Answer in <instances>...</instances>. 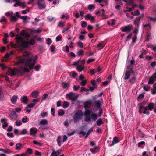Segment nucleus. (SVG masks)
Returning <instances> with one entry per match:
<instances>
[{"label":"nucleus","mask_w":156,"mask_h":156,"mask_svg":"<svg viewBox=\"0 0 156 156\" xmlns=\"http://www.w3.org/2000/svg\"><path fill=\"white\" fill-rule=\"evenodd\" d=\"M16 150H20L22 148V144L20 143L17 144L16 145Z\"/></svg>","instance_id":"28"},{"label":"nucleus","mask_w":156,"mask_h":156,"mask_svg":"<svg viewBox=\"0 0 156 156\" xmlns=\"http://www.w3.org/2000/svg\"><path fill=\"white\" fill-rule=\"evenodd\" d=\"M0 66L3 70H4L6 68H7L8 69V68H9L6 66L4 64L2 63L0 64Z\"/></svg>","instance_id":"40"},{"label":"nucleus","mask_w":156,"mask_h":156,"mask_svg":"<svg viewBox=\"0 0 156 156\" xmlns=\"http://www.w3.org/2000/svg\"><path fill=\"white\" fill-rule=\"evenodd\" d=\"M37 5L38 6V8L40 9H44L46 7L45 3L44 1L41 2L38 1L37 3Z\"/></svg>","instance_id":"10"},{"label":"nucleus","mask_w":156,"mask_h":156,"mask_svg":"<svg viewBox=\"0 0 156 156\" xmlns=\"http://www.w3.org/2000/svg\"><path fill=\"white\" fill-rule=\"evenodd\" d=\"M41 31V30L39 29H38L36 30L33 29L31 30V32L33 33H37Z\"/></svg>","instance_id":"41"},{"label":"nucleus","mask_w":156,"mask_h":156,"mask_svg":"<svg viewBox=\"0 0 156 156\" xmlns=\"http://www.w3.org/2000/svg\"><path fill=\"white\" fill-rule=\"evenodd\" d=\"M30 10L29 8L26 10H23L22 11V13L23 14H26L29 12Z\"/></svg>","instance_id":"59"},{"label":"nucleus","mask_w":156,"mask_h":156,"mask_svg":"<svg viewBox=\"0 0 156 156\" xmlns=\"http://www.w3.org/2000/svg\"><path fill=\"white\" fill-rule=\"evenodd\" d=\"M62 39V37L59 35L56 38V42H58L61 41Z\"/></svg>","instance_id":"50"},{"label":"nucleus","mask_w":156,"mask_h":156,"mask_svg":"<svg viewBox=\"0 0 156 156\" xmlns=\"http://www.w3.org/2000/svg\"><path fill=\"white\" fill-rule=\"evenodd\" d=\"M10 20L11 21L14 22L17 20V18L15 16L11 15V16Z\"/></svg>","instance_id":"33"},{"label":"nucleus","mask_w":156,"mask_h":156,"mask_svg":"<svg viewBox=\"0 0 156 156\" xmlns=\"http://www.w3.org/2000/svg\"><path fill=\"white\" fill-rule=\"evenodd\" d=\"M139 20L138 19H136L134 22V24H135L137 27H138L139 25Z\"/></svg>","instance_id":"43"},{"label":"nucleus","mask_w":156,"mask_h":156,"mask_svg":"<svg viewBox=\"0 0 156 156\" xmlns=\"http://www.w3.org/2000/svg\"><path fill=\"white\" fill-rule=\"evenodd\" d=\"M84 67L83 66L82 67L80 65H79L77 67V70L79 72L82 71L84 69Z\"/></svg>","instance_id":"34"},{"label":"nucleus","mask_w":156,"mask_h":156,"mask_svg":"<svg viewBox=\"0 0 156 156\" xmlns=\"http://www.w3.org/2000/svg\"><path fill=\"white\" fill-rule=\"evenodd\" d=\"M123 79L125 80L129 79V83H133L136 81V76L133 69L126 70L123 75Z\"/></svg>","instance_id":"3"},{"label":"nucleus","mask_w":156,"mask_h":156,"mask_svg":"<svg viewBox=\"0 0 156 156\" xmlns=\"http://www.w3.org/2000/svg\"><path fill=\"white\" fill-rule=\"evenodd\" d=\"M83 115V113L82 111L80 110L77 111L73 116L74 122L76 123L81 120L82 119Z\"/></svg>","instance_id":"4"},{"label":"nucleus","mask_w":156,"mask_h":156,"mask_svg":"<svg viewBox=\"0 0 156 156\" xmlns=\"http://www.w3.org/2000/svg\"><path fill=\"white\" fill-rule=\"evenodd\" d=\"M30 55V54L28 52L25 51L22 56L19 57L17 58V62L16 64L24 63L26 66H29L30 70L33 69L36 63L37 57V55H35L34 58H28L27 56Z\"/></svg>","instance_id":"1"},{"label":"nucleus","mask_w":156,"mask_h":156,"mask_svg":"<svg viewBox=\"0 0 156 156\" xmlns=\"http://www.w3.org/2000/svg\"><path fill=\"white\" fill-rule=\"evenodd\" d=\"M26 152L29 154H31L32 153V149L29 148H27V152Z\"/></svg>","instance_id":"51"},{"label":"nucleus","mask_w":156,"mask_h":156,"mask_svg":"<svg viewBox=\"0 0 156 156\" xmlns=\"http://www.w3.org/2000/svg\"><path fill=\"white\" fill-rule=\"evenodd\" d=\"M155 81H156V73H154L151 77H150L148 83L153 84Z\"/></svg>","instance_id":"11"},{"label":"nucleus","mask_w":156,"mask_h":156,"mask_svg":"<svg viewBox=\"0 0 156 156\" xmlns=\"http://www.w3.org/2000/svg\"><path fill=\"white\" fill-rule=\"evenodd\" d=\"M80 83V84L82 85H85L87 83V81L85 80H82L79 81Z\"/></svg>","instance_id":"47"},{"label":"nucleus","mask_w":156,"mask_h":156,"mask_svg":"<svg viewBox=\"0 0 156 156\" xmlns=\"http://www.w3.org/2000/svg\"><path fill=\"white\" fill-rule=\"evenodd\" d=\"M103 99L101 98V100H97L94 102V106L98 108H99L101 105L103 103Z\"/></svg>","instance_id":"15"},{"label":"nucleus","mask_w":156,"mask_h":156,"mask_svg":"<svg viewBox=\"0 0 156 156\" xmlns=\"http://www.w3.org/2000/svg\"><path fill=\"white\" fill-rule=\"evenodd\" d=\"M37 131V129L36 128H32L30 130V134L34 136H36V134Z\"/></svg>","instance_id":"17"},{"label":"nucleus","mask_w":156,"mask_h":156,"mask_svg":"<svg viewBox=\"0 0 156 156\" xmlns=\"http://www.w3.org/2000/svg\"><path fill=\"white\" fill-rule=\"evenodd\" d=\"M85 18H87V20H90L91 21L94 20V17L91 14H88L85 16Z\"/></svg>","instance_id":"19"},{"label":"nucleus","mask_w":156,"mask_h":156,"mask_svg":"<svg viewBox=\"0 0 156 156\" xmlns=\"http://www.w3.org/2000/svg\"><path fill=\"white\" fill-rule=\"evenodd\" d=\"M50 50L51 52L54 53L55 51V48L54 45H51L50 47Z\"/></svg>","instance_id":"44"},{"label":"nucleus","mask_w":156,"mask_h":156,"mask_svg":"<svg viewBox=\"0 0 156 156\" xmlns=\"http://www.w3.org/2000/svg\"><path fill=\"white\" fill-rule=\"evenodd\" d=\"M78 94H75L72 92H70L66 94V97L72 101H75L78 97Z\"/></svg>","instance_id":"5"},{"label":"nucleus","mask_w":156,"mask_h":156,"mask_svg":"<svg viewBox=\"0 0 156 156\" xmlns=\"http://www.w3.org/2000/svg\"><path fill=\"white\" fill-rule=\"evenodd\" d=\"M47 44L49 45L52 43V41L50 38H48L46 40Z\"/></svg>","instance_id":"56"},{"label":"nucleus","mask_w":156,"mask_h":156,"mask_svg":"<svg viewBox=\"0 0 156 156\" xmlns=\"http://www.w3.org/2000/svg\"><path fill=\"white\" fill-rule=\"evenodd\" d=\"M33 143L34 144H36L39 146H41L42 145V144L40 142H38L36 140H34L33 141Z\"/></svg>","instance_id":"45"},{"label":"nucleus","mask_w":156,"mask_h":156,"mask_svg":"<svg viewBox=\"0 0 156 156\" xmlns=\"http://www.w3.org/2000/svg\"><path fill=\"white\" fill-rule=\"evenodd\" d=\"M84 77V76L83 75H80L79 77L78 80L80 81L81 80H83Z\"/></svg>","instance_id":"60"},{"label":"nucleus","mask_w":156,"mask_h":156,"mask_svg":"<svg viewBox=\"0 0 156 156\" xmlns=\"http://www.w3.org/2000/svg\"><path fill=\"white\" fill-rule=\"evenodd\" d=\"M69 18V15L68 13H66L65 14H63L62 15L61 17V19H63L65 18L66 19H68Z\"/></svg>","instance_id":"31"},{"label":"nucleus","mask_w":156,"mask_h":156,"mask_svg":"<svg viewBox=\"0 0 156 156\" xmlns=\"http://www.w3.org/2000/svg\"><path fill=\"white\" fill-rule=\"evenodd\" d=\"M1 122L3 123V125H2V127L4 128L8 126V123L7 122V119L5 118H2L1 119Z\"/></svg>","instance_id":"20"},{"label":"nucleus","mask_w":156,"mask_h":156,"mask_svg":"<svg viewBox=\"0 0 156 156\" xmlns=\"http://www.w3.org/2000/svg\"><path fill=\"white\" fill-rule=\"evenodd\" d=\"M90 110H87L84 112V115L85 117L84 121L85 122H89L91 120L90 117L88 115L91 112Z\"/></svg>","instance_id":"8"},{"label":"nucleus","mask_w":156,"mask_h":156,"mask_svg":"<svg viewBox=\"0 0 156 156\" xmlns=\"http://www.w3.org/2000/svg\"><path fill=\"white\" fill-rule=\"evenodd\" d=\"M48 124V122L47 120L43 119L40 121L39 122V125L40 126H43L44 125H47Z\"/></svg>","instance_id":"23"},{"label":"nucleus","mask_w":156,"mask_h":156,"mask_svg":"<svg viewBox=\"0 0 156 156\" xmlns=\"http://www.w3.org/2000/svg\"><path fill=\"white\" fill-rule=\"evenodd\" d=\"M27 133V130L26 129H23L21 131V134L24 135Z\"/></svg>","instance_id":"58"},{"label":"nucleus","mask_w":156,"mask_h":156,"mask_svg":"<svg viewBox=\"0 0 156 156\" xmlns=\"http://www.w3.org/2000/svg\"><path fill=\"white\" fill-rule=\"evenodd\" d=\"M40 68V66L39 65H37L34 67V69L36 71H38Z\"/></svg>","instance_id":"64"},{"label":"nucleus","mask_w":156,"mask_h":156,"mask_svg":"<svg viewBox=\"0 0 156 156\" xmlns=\"http://www.w3.org/2000/svg\"><path fill=\"white\" fill-rule=\"evenodd\" d=\"M87 24V23L86 22L84 21H83L82 22L81 25L82 27H84L86 26Z\"/></svg>","instance_id":"57"},{"label":"nucleus","mask_w":156,"mask_h":156,"mask_svg":"<svg viewBox=\"0 0 156 156\" xmlns=\"http://www.w3.org/2000/svg\"><path fill=\"white\" fill-rule=\"evenodd\" d=\"M40 98H38L36 99H34L33 100L32 102H33V103H35V105L36 104V103L38 102H39L40 101Z\"/></svg>","instance_id":"52"},{"label":"nucleus","mask_w":156,"mask_h":156,"mask_svg":"<svg viewBox=\"0 0 156 156\" xmlns=\"http://www.w3.org/2000/svg\"><path fill=\"white\" fill-rule=\"evenodd\" d=\"M39 93V92L38 91H35L31 93L30 96L34 98H36L38 96Z\"/></svg>","instance_id":"22"},{"label":"nucleus","mask_w":156,"mask_h":156,"mask_svg":"<svg viewBox=\"0 0 156 156\" xmlns=\"http://www.w3.org/2000/svg\"><path fill=\"white\" fill-rule=\"evenodd\" d=\"M20 34L21 35L24 37H29L30 36V34L28 33L25 30H23L20 33Z\"/></svg>","instance_id":"16"},{"label":"nucleus","mask_w":156,"mask_h":156,"mask_svg":"<svg viewBox=\"0 0 156 156\" xmlns=\"http://www.w3.org/2000/svg\"><path fill=\"white\" fill-rule=\"evenodd\" d=\"M132 26L131 25H129L125 27H122L121 28V30L124 32H129L132 30Z\"/></svg>","instance_id":"7"},{"label":"nucleus","mask_w":156,"mask_h":156,"mask_svg":"<svg viewBox=\"0 0 156 156\" xmlns=\"http://www.w3.org/2000/svg\"><path fill=\"white\" fill-rule=\"evenodd\" d=\"M154 104L152 103H149L147 107H144V111L143 112V113L145 114H147L148 115L150 112L147 111V110H152L154 108Z\"/></svg>","instance_id":"6"},{"label":"nucleus","mask_w":156,"mask_h":156,"mask_svg":"<svg viewBox=\"0 0 156 156\" xmlns=\"http://www.w3.org/2000/svg\"><path fill=\"white\" fill-rule=\"evenodd\" d=\"M55 111L54 108H52L51 109V113L53 116H55Z\"/></svg>","instance_id":"62"},{"label":"nucleus","mask_w":156,"mask_h":156,"mask_svg":"<svg viewBox=\"0 0 156 156\" xmlns=\"http://www.w3.org/2000/svg\"><path fill=\"white\" fill-rule=\"evenodd\" d=\"M79 38L80 40H84L85 39V36L83 35H80Z\"/></svg>","instance_id":"63"},{"label":"nucleus","mask_w":156,"mask_h":156,"mask_svg":"<svg viewBox=\"0 0 156 156\" xmlns=\"http://www.w3.org/2000/svg\"><path fill=\"white\" fill-rule=\"evenodd\" d=\"M95 2H98L101 3L102 2H107V1L105 0H95Z\"/></svg>","instance_id":"61"},{"label":"nucleus","mask_w":156,"mask_h":156,"mask_svg":"<svg viewBox=\"0 0 156 156\" xmlns=\"http://www.w3.org/2000/svg\"><path fill=\"white\" fill-rule=\"evenodd\" d=\"M22 121L23 123H25L28 121V119L27 117H24L22 119Z\"/></svg>","instance_id":"49"},{"label":"nucleus","mask_w":156,"mask_h":156,"mask_svg":"<svg viewBox=\"0 0 156 156\" xmlns=\"http://www.w3.org/2000/svg\"><path fill=\"white\" fill-rule=\"evenodd\" d=\"M30 71L28 68L25 67L23 68V67H20L18 69V72L20 73H23V72H29Z\"/></svg>","instance_id":"13"},{"label":"nucleus","mask_w":156,"mask_h":156,"mask_svg":"<svg viewBox=\"0 0 156 156\" xmlns=\"http://www.w3.org/2000/svg\"><path fill=\"white\" fill-rule=\"evenodd\" d=\"M20 17L21 18V19H22V20H26L27 19H29V18H27V16H20Z\"/></svg>","instance_id":"54"},{"label":"nucleus","mask_w":156,"mask_h":156,"mask_svg":"<svg viewBox=\"0 0 156 156\" xmlns=\"http://www.w3.org/2000/svg\"><path fill=\"white\" fill-rule=\"evenodd\" d=\"M65 24V23L64 22H60L58 23V25L61 27H63Z\"/></svg>","instance_id":"48"},{"label":"nucleus","mask_w":156,"mask_h":156,"mask_svg":"<svg viewBox=\"0 0 156 156\" xmlns=\"http://www.w3.org/2000/svg\"><path fill=\"white\" fill-rule=\"evenodd\" d=\"M58 115L59 116H62L63 115L65 114V111L63 110H60L58 112Z\"/></svg>","instance_id":"36"},{"label":"nucleus","mask_w":156,"mask_h":156,"mask_svg":"<svg viewBox=\"0 0 156 156\" xmlns=\"http://www.w3.org/2000/svg\"><path fill=\"white\" fill-rule=\"evenodd\" d=\"M92 101L91 100H89L86 101L85 102L84 106L85 107H87L91 104Z\"/></svg>","instance_id":"35"},{"label":"nucleus","mask_w":156,"mask_h":156,"mask_svg":"<svg viewBox=\"0 0 156 156\" xmlns=\"http://www.w3.org/2000/svg\"><path fill=\"white\" fill-rule=\"evenodd\" d=\"M91 117L94 121H96L97 119L98 116L96 114L92 113L91 115Z\"/></svg>","instance_id":"30"},{"label":"nucleus","mask_w":156,"mask_h":156,"mask_svg":"<svg viewBox=\"0 0 156 156\" xmlns=\"http://www.w3.org/2000/svg\"><path fill=\"white\" fill-rule=\"evenodd\" d=\"M78 45L80 48H82L83 47V43L81 42H79L77 43Z\"/></svg>","instance_id":"53"},{"label":"nucleus","mask_w":156,"mask_h":156,"mask_svg":"<svg viewBox=\"0 0 156 156\" xmlns=\"http://www.w3.org/2000/svg\"><path fill=\"white\" fill-rule=\"evenodd\" d=\"M21 100L24 104H27L28 102V99L27 96H23L21 98Z\"/></svg>","instance_id":"21"},{"label":"nucleus","mask_w":156,"mask_h":156,"mask_svg":"<svg viewBox=\"0 0 156 156\" xmlns=\"http://www.w3.org/2000/svg\"><path fill=\"white\" fill-rule=\"evenodd\" d=\"M93 131V129L92 128H91L88 131L87 133L86 134V138Z\"/></svg>","instance_id":"46"},{"label":"nucleus","mask_w":156,"mask_h":156,"mask_svg":"<svg viewBox=\"0 0 156 156\" xmlns=\"http://www.w3.org/2000/svg\"><path fill=\"white\" fill-rule=\"evenodd\" d=\"M69 106V103L67 101H64L63 102V107L64 108H66Z\"/></svg>","instance_id":"39"},{"label":"nucleus","mask_w":156,"mask_h":156,"mask_svg":"<svg viewBox=\"0 0 156 156\" xmlns=\"http://www.w3.org/2000/svg\"><path fill=\"white\" fill-rule=\"evenodd\" d=\"M16 40L17 43L19 44L20 46L22 48L27 47L29 44L33 45L35 43L34 39H31L28 41H26L22 36L19 34L16 35Z\"/></svg>","instance_id":"2"},{"label":"nucleus","mask_w":156,"mask_h":156,"mask_svg":"<svg viewBox=\"0 0 156 156\" xmlns=\"http://www.w3.org/2000/svg\"><path fill=\"white\" fill-rule=\"evenodd\" d=\"M9 116L10 118L14 120L17 119V115L16 112L14 111L11 112L9 113Z\"/></svg>","instance_id":"12"},{"label":"nucleus","mask_w":156,"mask_h":156,"mask_svg":"<svg viewBox=\"0 0 156 156\" xmlns=\"http://www.w3.org/2000/svg\"><path fill=\"white\" fill-rule=\"evenodd\" d=\"M144 111V108L141 105H140L139 106V112L140 114H141Z\"/></svg>","instance_id":"29"},{"label":"nucleus","mask_w":156,"mask_h":156,"mask_svg":"<svg viewBox=\"0 0 156 156\" xmlns=\"http://www.w3.org/2000/svg\"><path fill=\"white\" fill-rule=\"evenodd\" d=\"M12 54V52H10L8 53H7L5 54V57L6 58H9L11 55Z\"/></svg>","instance_id":"55"},{"label":"nucleus","mask_w":156,"mask_h":156,"mask_svg":"<svg viewBox=\"0 0 156 156\" xmlns=\"http://www.w3.org/2000/svg\"><path fill=\"white\" fill-rule=\"evenodd\" d=\"M24 2L21 3V2H18L17 3H15L14 4V6L15 7H17L19 6H21L23 8H24L25 7V5H24Z\"/></svg>","instance_id":"25"},{"label":"nucleus","mask_w":156,"mask_h":156,"mask_svg":"<svg viewBox=\"0 0 156 156\" xmlns=\"http://www.w3.org/2000/svg\"><path fill=\"white\" fill-rule=\"evenodd\" d=\"M35 105V103H30L26 108V111L27 112L29 113L31 111V108Z\"/></svg>","instance_id":"14"},{"label":"nucleus","mask_w":156,"mask_h":156,"mask_svg":"<svg viewBox=\"0 0 156 156\" xmlns=\"http://www.w3.org/2000/svg\"><path fill=\"white\" fill-rule=\"evenodd\" d=\"M105 46V44L102 43H99L97 47V48H98L99 49L102 48Z\"/></svg>","instance_id":"32"},{"label":"nucleus","mask_w":156,"mask_h":156,"mask_svg":"<svg viewBox=\"0 0 156 156\" xmlns=\"http://www.w3.org/2000/svg\"><path fill=\"white\" fill-rule=\"evenodd\" d=\"M17 97L16 96L14 95L12 98L11 101L12 103H15L17 101Z\"/></svg>","instance_id":"27"},{"label":"nucleus","mask_w":156,"mask_h":156,"mask_svg":"<svg viewBox=\"0 0 156 156\" xmlns=\"http://www.w3.org/2000/svg\"><path fill=\"white\" fill-rule=\"evenodd\" d=\"M112 144L110 145V146H113L115 144V143H116L118 142L117 137H114L113 138V141H112Z\"/></svg>","instance_id":"26"},{"label":"nucleus","mask_w":156,"mask_h":156,"mask_svg":"<svg viewBox=\"0 0 156 156\" xmlns=\"http://www.w3.org/2000/svg\"><path fill=\"white\" fill-rule=\"evenodd\" d=\"M16 69H12L9 68H8V71L6 73V74L10 76H12L16 74Z\"/></svg>","instance_id":"9"},{"label":"nucleus","mask_w":156,"mask_h":156,"mask_svg":"<svg viewBox=\"0 0 156 156\" xmlns=\"http://www.w3.org/2000/svg\"><path fill=\"white\" fill-rule=\"evenodd\" d=\"M102 123V120L101 118L98 119L97 122V124L98 126L101 125Z\"/></svg>","instance_id":"37"},{"label":"nucleus","mask_w":156,"mask_h":156,"mask_svg":"<svg viewBox=\"0 0 156 156\" xmlns=\"http://www.w3.org/2000/svg\"><path fill=\"white\" fill-rule=\"evenodd\" d=\"M62 87L64 89H67L69 86V84L68 83L66 82H62L61 83Z\"/></svg>","instance_id":"24"},{"label":"nucleus","mask_w":156,"mask_h":156,"mask_svg":"<svg viewBox=\"0 0 156 156\" xmlns=\"http://www.w3.org/2000/svg\"><path fill=\"white\" fill-rule=\"evenodd\" d=\"M88 9L90 11H91L92 9H94L95 8V6L94 5H90L88 6Z\"/></svg>","instance_id":"42"},{"label":"nucleus","mask_w":156,"mask_h":156,"mask_svg":"<svg viewBox=\"0 0 156 156\" xmlns=\"http://www.w3.org/2000/svg\"><path fill=\"white\" fill-rule=\"evenodd\" d=\"M85 61L84 60H79L77 61L73 62V65L74 66L80 65V64H82L84 65V64Z\"/></svg>","instance_id":"18"},{"label":"nucleus","mask_w":156,"mask_h":156,"mask_svg":"<svg viewBox=\"0 0 156 156\" xmlns=\"http://www.w3.org/2000/svg\"><path fill=\"white\" fill-rule=\"evenodd\" d=\"M84 51L82 49L80 50L77 53V55L78 56H82L84 54Z\"/></svg>","instance_id":"38"}]
</instances>
